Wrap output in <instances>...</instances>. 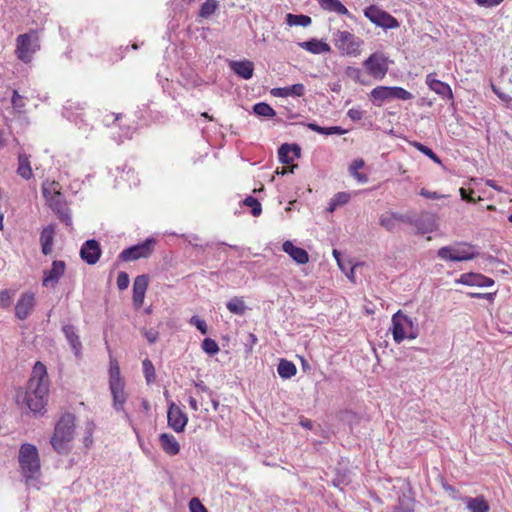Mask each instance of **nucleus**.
Instances as JSON below:
<instances>
[{"instance_id": "obj_29", "label": "nucleus", "mask_w": 512, "mask_h": 512, "mask_svg": "<svg viewBox=\"0 0 512 512\" xmlns=\"http://www.w3.org/2000/svg\"><path fill=\"white\" fill-rule=\"evenodd\" d=\"M298 45L302 49H304L312 54H322V53L330 52V46L326 42H324L322 40H318L316 38H311L307 41L300 42V43H298Z\"/></svg>"}, {"instance_id": "obj_40", "label": "nucleus", "mask_w": 512, "mask_h": 512, "mask_svg": "<svg viewBox=\"0 0 512 512\" xmlns=\"http://www.w3.org/2000/svg\"><path fill=\"white\" fill-rule=\"evenodd\" d=\"M345 75L351 80L361 85H368L369 81L364 76L362 70L358 67L348 66L345 69Z\"/></svg>"}, {"instance_id": "obj_46", "label": "nucleus", "mask_w": 512, "mask_h": 512, "mask_svg": "<svg viewBox=\"0 0 512 512\" xmlns=\"http://www.w3.org/2000/svg\"><path fill=\"white\" fill-rule=\"evenodd\" d=\"M95 429V423L92 420L86 421L85 424V435H84V445L86 448H89L93 444V432Z\"/></svg>"}, {"instance_id": "obj_55", "label": "nucleus", "mask_w": 512, "mask_h": 512, "mask_svg": "<svg viewBox=\"0 0 512 512\" xmlns=\"http://www.w3.org/2000/svg\"><path fill=\"white\" fill-rule=\"evenodd\" d=\"M338 206L344 205L349 202L350 194L346 192H338L332 198Z\"/></svg>"}, {"instance_id": "obj_25", "label": "nucleus", "mask_w": 512, "mask_h": 512, "mask_svg": "<svg viewBox=\"0 0 512 512\" xmlns=\"http://www.w3.org/2000/svg\"><path fill=\"white\" fill-rule=\"evenodd\" d=\"M282 249L287 253L297 264H306L309 261L308 252L295 246L291 241L287 240L282 244Z\"/></svg>"}, {"instance_id": "obj_10", "label": "nucleus", "mask_w": 512, "mask_h": 512, "mask_svg": "<svg viewBox=\"0 0 512 512\" xmlns=\"http://www.w3.org/2000/svg\"><path fill=\"white\" fill-rule=\"evenodd\" d=\"M388 62V57L383 53L374 52L364 60L363 66L374 79L382 80L389 70Z\"/></svg>"}, {"instance_id": "obj_53", "label": "nucleus", "mask_w": 512, "mask_h": 512, "mask_svg": "<svg viewBox=\"0 0 512 512\" xmlns=\"http://www.w3.org/2000/svg\"><path fill=\"white\" fill-rule=\"evenodd\" d=\"M258 342V338L254 333H249L245 342V352L250 354L254 345Z\"/></svg>"}, {"instance_id": "obj_44", "label": "nucleus", "mask_w": 512, "mask_h": 512, "mask_svg": "<svg viewBox=\"0 0 512 512\" xmlns=\"http://www.w3.org/2000/svg\"><path fill=\"white\" fill-rule=\"evenodd\" d=\"M201 347H202L203 351L206 354H208L209 356L216 355L219 352V350H220L219 345L212 338H205L202 341Z\"/></svg>"}, {"instance_id": "obj_56", "label": "nucleus", "mask_w": 512, "mask_h": 512, "mask_svg": "<svg viewBox=\"0 0 512 512\" xmlns=\"http://www.w3.org/2000/svg\"><path fill=\"white\" fill-rule=\"evenodd\" d=\"M504 0H474V2L483 8H492L500 5Z\"/></svg>"}, {"instance_id": "obj_13", "label": "nucleus", "mask_w": 512, "mask_h": 512, "mask_svg": "<svg viewBox=\"0 0 512 512\" xmlns=\"http://www.w3.org/2000/svg\"><path fill=\"white\" fill-rule=\"evenodd\" d=\"M412 226L416 228V234L424 235L436 229L435 216L429 212H414Z\"/></svg>"}, {"instance_id": "obj_58", "label": "nucleus", "mask_w": 512, "mask_h": 512, "mask_svg": "<svg viewBox=\"0 0 512 512\" xmlns=\"http://www.w3.org/2000/svg\"><path fill=\"white\" fill-rule=\"evenodd\" d=\"M11 297L8 290L0 291V306L6 308L10 305Z\"/></svg>"}, {"instance_id": "obj_16", "label": "nucleus", "mask_w": 512, "mask_h": 512, "mask_svg": "<svg viewBox=\"0 0 512 512\" xmlns=\"http://www.w3.org/2000/svg\"><path fill=\"white\" fill-rule=\"evenodd\" d=\"M437 255L439 258L446 261L461 262L473 260L477 257L478 253L469 252L467 250H458L450 246H444L438 250Z\"/></svg>"}, {"instance_id": "obj_18", "label": "nucleus", "mask_w": 512, "mask_h": 512, "mask_svg": "<svg viewBox=\"0 0 512 512\" xmlns=\"http://www.w3.org/2000/svg\"><path fill=\"white\" fill-rule=\"evenodd\" d=\"M26 387H31L36 390L39 388H48L47 369L42 362L37 361L34 364L31 377L29 378Z\"/></svg>"}, {"instance_id": "obj_21", "label": "nucleus", "mask_w": 512, "mask_h": 512, "mask_svg": "<svg viewBox=\"0 0 512 512\" xmlns=\"http://www.w3.org/2000/svg\"><path fill=\"white\" fill-rule=\"evenodd\" d=\"M66 264L62 260H54L51 268L44 271L42 285L45 287H55L60 278L64 275Z\"/></svg>"}, {"instance_id": "obj_20", "label": "nucleus", "mask_w": 512, "mask_h": 512, "mask_svg": "<svg viewBox=\"0 0 512 512\" xmlns=\"http://www.w3.org/2000/svg\"><path fill=\"white\" fill-rule=\"evenodd\" d=\"M427 86L443 99H448L454 103V96L450 85L446 82L436 79V73H430L425 80Z\"/></svg>"}, {"instance_id": "obj_57", "label": "nucleus", "mask_w": 512, "mask_h": 512, "mask_svg": "<svg viewBox=\"0 0 512 512\" xmlns=\"http://www.w3.org/2000/svg\"><path fill=\"white\" fill-rule=\"evenodd\" d=\"M144 336L150 344H153L158 340L159 332L155 329L145 330Z\"/></svg>"}, {"instance_id": "obj_26", "label": "nucleus", "mask_w": 512, "mask_h": 512, "mask_svg": "<svg viewBox=\"0 0 512 512\" xmlns=\"http://www.w3.org/2000/svg\"><path fill=\"white\" fill-rule=\"evenodd\" d=\"M270 93L274 97H302L305 94V87L303 84L297 83L287 87L272 88Z\"/></svg>"}, {"instance_id": "obj_33", "label": "nucleus", "mask_w": 512, "mask_h": 512, "mask_svg": "<svg viewBox=\"0 0 512 512\" xmlns=\"http://www.w3.org/2000/svg\"><path fill=\"white\" fill-rule=\"evenodd\" d=\"M307 127L321 135H344L347 133V130L342 128L341 126H330V127H322L318 125L316 122H311L307 124Z\"/></svg>"}, {"instance_id": "obj_7", "label": "nucleus", "mask_w": 512, "mask_h": 512, "mask_svg": "<svg viewBox=\"0 0 512 512\" xmlns=\"http://www.w3.org/2000/svg\"><path fill=\"white\" fill-rule=\"evenodd\" d=\"M42 193L58 219L66 226H71L72 217L64 196L60 192L51 193L45 185L42 186Z\"/></svg>"}, {"instance_id": "obj_51", "label": "nucleus", "mask_w": 512, "mask_h": 512, "mask_svg": "<svg viewBox=\"0 0 512 512\" xmlns=\"http://www.w3.org/2000/svg\"><path fill=\"white\" fill-rule=\"evenodd\" d=\"M189 510L190 512H208V509L196 497L189 501Z\"/></svg>"}, {"instance_id": "obj_19", "label": "nucleus", "mask_w": 512, "mask_h": 512, "mask_svg": "<svg viewBox=\"0 0 512 512\" xmlns=\"http://www.w3.org/2000/svg\"><path fill=\"white\" fill-rule=\"evenodd\" d=\"M457 283L466 285V286H475V287H491L494 285V280L490 277H487L481 273L468 272L463 273L456 280Z\"/></svg>"}, {"instance_id": "obj_48", "label": "nucleus", "mask_w": 512, "mask_h": 512, "mask_svg": "<svg viewBox=\"0 0 512 512\" xmlns=\"http://www.w3.org/2000/svg\"><path fill=\"white\" fill-rule=\"evenodd\" d=\"M189 323L194 325L201 334L206 335L208 333V326L206 322L197 315L192 316Z\"/></svg>"}, {"instance_id": "obj_22", "label": "nucleus", "mask_w": 512, "mask_h": 512, "mask_svg": "<svg viewBox=\"0 0 512 512\" xmlns=\"http://www.w3.org/2000/svg\"><path fill=\"white\" fill-rule=\"evenodd\" d=\"M148 284L149 276L147 274L138 275L134 279L132 300L136 309H139L143 305Z\"/></svg>"}, {"instance_id": "obj_24", "label": "nucleus", "mask_w": 512, "mask_h": 512, "mask_svg": "<svg viewBox=\"0 0 512 512\" xmlns=\"http://www.w3.org/2000/svg\"><path fill=\"white\" fill-rule=\"evenodd\" d=\"M229 68L238 77L249 80L254 74V63L250 60H232L229 62Z\"/></svg>"}, {"instance_id": "obj_61", "label": "nucleus", "mask_w": 512, "mask_h": 512, "mask_svg": "<svg viewBox=\"0 0 512 512\" xmlns=\"http://www.w3.org/2000/svg\"><path fill=\"white\" fill-rule=\"evenodd\" d=\"M423 154L431 159L434 163L439 165L442 164L440 157L430 147H427Z\"/></svg>"}, {"instance_id": "obj_23", "label": "nucleus", "mask_w": 512, "mask_h": 512, "mask_svg": "<svg viewBox=\"0 0 512 512\" xmlns=\"http://www.w3.org/2000/svg\"><path fill=\"white\" fill-rule=\"evenodd\" d=\"M301 157V147L296 143H284L278 148L279 161L284 165H290L294 159Z\"/></svg>"}, {"instance_id": "obj_14", "label": "nucleus", "mask_w": 512, "mask_h": 512, "mask_svg": "<svg viewBox=\"0 0 512 512\" xmlns=\"http://www.w3.org/2000/svg\"><path fill=\"white\" fill-rule=\"evenodd\" d=\"M167 422L176 433H181L185 430L188 417L174 402H171L167 411Z\"/></svg>"}, {"instance_id": "obj_42", "label": "nucleus", "mask_w": 512, "mask_h": 512, "mask_svg": "<svg viewBox=\"0 0 512 512\" xmlns=\"http://www.w3.org/2000/svg\"><path fill=\"white\" fill-rule=\"evenodd\" d=\"M219 6V2L217 0H206L199 9V16L201 18H209L212 14L215 13L216 9Z\"/></svg>"}, {"instance_id": "obj_64", "label": "nucleus", "mask_w": 512, "mask_h": 512, "mask_svg": "<svg viewBox=\"0 0 512 512\" xmlns=\"http://www.w3.org/2000/svg\"><path fill=\"white\" fill-rule=\"evenodd\" d=\"M195 387L199 389L201 392L208 393L210 397H212L214 394L213 391H211L209 387L204 384L203 381L195 383Z\"/></svg>"}, {"instance_id": "obj_37", "label": "nucleus", "mask_w": 512, "mask_h": 512, "mask_svg": "<svg viewBox=\"0 0 512 512\" xmlns=\"http://www.w3.org/2000/svg\"><path fill=\"white\" fill-rule=\"evenodd\" d=\"M286 23L289 26L307 27L312 23V19L308 15L288 13L286 15Z\"/></svg>"}, {"instance_id": "obj_30", "label": "nucleus", "mask_w": 512, "mask_h": 512, "mask_svg": "<svg viewBox=\"0 0 512 512\" xmlns=\"http://www.w3.org/2000/svg\"><path fill=\"white\" fill-rule=\"evenodd\" d=\"M320 7L328 12H335L340 15H345L348 18H353L349 10L342 4L340 0H316Z\"/></svg>"}, {"instance_id": "obj_2", "label": "nucleus", "mask_w": 512, "mask_h": 512, "mask_svg": "<svg viewBox=\"0 0 512 512\" xmlns=\"http://www.w3.org/2000/svg\"><path fill=\"white\" fill-rule=\"evenodd\" d=\"M19 465L26 480L37 479L40 475V458L35 445L24 443L20 446Z\"/></svg>"}, {"instance_id": "obj_54", "label": "nucleus", "mask_w": 512, "mask_h": 512, "mask_svg": "<svg viewBox=\"0 0 512 512\" xmlns=\"http://www.w3.org/2000/svg\"><path fill=\"white\" fill-rule=\"evenodd\" d=\"M364 111L361 110L360 108H351L348 110L347 112V116L352 120V121H360L363 117H364Z\"/></svg>"}, {"instance_id": "obj_8", "label": "nucleus", "mask_w": 512, "mask_h": 512, "mask_svg": "<svg viewBox=\"0 0 512 512\" xmlns=\"http://www.w3.org/2000/svg\"><path fill=\"white\" fill-rule=\"evenodd\" d=\"M364 15L377 27L383 29H396L400 26L399 21L387 11L376 5L367 6L364 9Z\"/></svg>"}, {"instance_id": "obj_4", "label": "nucleus", "mask_w": 512, "mask_h": 512, "mask_svg": "<svg viewBox=\"0 0 512 512\" xmlns=\"http://www.w3.org/2000/svg\"><path fill=\"white\" fill-rule=\"evenodd\" d=\"M125 382L121 378L120 368L117 363H111L109 370V389L113 399V408L116 411H123V405L127 401V394L124 391Z\"/></svg>"}, {"instance_id": "obj_11", "label": "nucleus", "mask_w": 512, "mask_h": 512, "mask_svg": "<svg viewBox=\"0 0 512 512\" xmlns=\"http://www.w3.org/2000/svg\"><path fill=\"white\" fill-rule=\"evenodd\" d=\"M335 45L348 55H357L363 41L348 31L338 30L335 34Z\"/></svg>"}, {"instance_id": "obj_1", "label": "nucleus", "mask_w": 512, "mask_h": 512, "mask_svg": "<svg viewBox=\"0 0 512 512\" xmlns=\"http://www.w3.org/2000/svg\"><path fill=\"white\" fill-rule=\"evenodd\" d=\"M75 420L76 417L73 413L66 412L56 423L50 443L58 454L66 455L69 453V443L73 440L76 427Z\"/></svg>"}, {"instance_id": "obj_27", "label": "nucleus", "mask_w": 512, "mask_h": 512, "mask_svg": "<svg viewBox=\"0 0 512 512\" xmlns=\"http://www.w3.org/2000/svg\"><path fill=\"white\" fill-rule=\"evenodd\" d=\"M62 331L75 356L78 357L81 354L82 343L80 341L79 335L77 334L75 326L72 324L64 325L62 327Z\"/></svg>"}, {"instance_id": "obj_59", "label": "nucleus", "mask_w": 512, "mask_h": 512, "mask_svg": "<svg viewBox=\"0 0 512 512\" xmlns=\"http://www.w3.org/2000/svg\"><path fill=\"white\" fill-rule=\"evenodd\" d=\"M11 102L15 108H22L24 106L23 97L16 90L13 91Z\"/></svg>"}, {"instance_id": "obj_60", "label": "nucleus", "mask_w": 512, "mask_h": 512, "mask_svg": "<svg viewBox=\"0 0 512 512\" xmlns=\"http://www.w3.org/2000/svg\"><path fill=\"white\" fill-rule=\"evenodd\" d=\"M419 194L422 196V197H425L427 199H432V200H436V199H440L442 196L440 194H438L437 192L435 191H429L425 188H422L419 192Z\"/></svg>"}, {"instance_id": "obj_9", "label": "nucleus", "mask_w": 512, "mask_h": 512, "mask_svg": "<svg viewBox=\"0 0 512 512\" xmlns=\"http://www.w3.org/2000/svg\"><path fill=\"white\" fill-rule=\"evenodd\" d=\"M155 244V239L147 238L141 243L132 245L124 249L119 254L118 258L124 262L135 261L140 258H148L152 254Z\"/></svg>"}, {"instance_id": "obj_36", "label": "nucleus", "mask_w": 512, "mask_h": 512, "mask_svg": "<svg viewBox=\"0 0 512 512\" xmlns=\"http://www.w3.org/2000/svg\"><path fill=\"white\" fill-rule=\"evenodd\" d=\"M17 173L25 180H29L33 176L29 157L26 154H19L18 156Z\"/></svg>"}, {"instance_id": "obj_5", "label": "nucleus", "mask_w": 512, "mask_h": 512, "mask_svg": "<svg viewBox=\"0 0 512 512\" xmlns=\"http://www.w3.org/2000/svg\"><path fill=\"white\" fill-rule=\"evenodd\" d=\"M40 49L39 37L36 31L20 34L16 38L15 54L19 60L29 63L32 56Z\"/></svg>"}, {"instance_id": "obj_49", "label": "nucleus", "mask_w": 512, "mask_h": 512, "mask_svg": "<svg viewBox=\"0 0 512 512\" xmlns=\"http://www.w3.org/2000/svg\"><path fill=\"white\" fill-rule=\"evenodd\" d=\"M414 212L415 210H408L405 213L396 212V217L394 218L397 219V224L400 222L412 226Z\"/></svg>"}, {"instance_id": "obj_34", "label": "nucleus", "mask_w": 512, "mask_h": 512, "mask_svg": "<svg viewBox=\"0 0 512 512\" xmlns=\"http://www.w3.org/2000/svg\"><path fill=\"white\" fill-rule=\"evenodd\" d=\"M396 212L391 211L387 212L385 214H382L379 218V224L381 227H383L388 232H396L399 229V225L397 224Z\"/></svg>"}, {"instance_id": "obj_28", "label": "nucleus", "mask_w": 512, "mask_h": 512, "mask_svg": "<svg viewBox=\"0 0 512 512\" xmlns=\"http://www.w3.org/2000/svg\"><path fill=\"white\" fill-rule=\"evenodd\" d=\"M159 443L163 451L170 456H175L180 452V444L172 434L161 433Z\"/></svg>"}, {"instance_id": "obj_15", "label": "nucleus", "mask_w": 512, "mask_h": 512, "mask_svg": "<svg viewBox=\"0 0 512 512\" xmlns=\"http://www.w3.org/2000/svg\"><path fill=\"white\" fill-rule=\"evenodd\" d=\"M101 255V246L95 239L86 240L80 248V258L88 265H95Z\"/></svg>"}, {"instance_id": "obj_63", "label": "nucleus", "mask_w": 512, "mask_h": 512, "mask_svg": "<svg viewBox=\"0 0 512 512\" xmlns=\"http://www.w3.org/2000/svg\"><path fill=\"white\" fill-rule=\"evenodd\" d=\"M493 92L502 100L505 102L510 101L512 98L503 92H501L496 86L492 85Z\"/></svg>"}, {"instance_id": "obj_50", "label": "nucleus", "mask_w": 512, "mask_h": 512, "mask_svg": "<svg viewBox=\"0 0 512 512\" xmlns=\"http://www.w3.org/2000/svg\"><path fill=\"white\" fill-rule=\"evenodd\" d=\"M129 283H130L129 275L124 271H120L117 276L118 289L121 291L127 289L129 286Z\"/></svg>"}, {"instance_id": "obj_39", "label": "nucleus", "mask_w": 512, "mask_h": 512, "mask_svg": "<svg viewBox=\"0 0 512 512\" xmlns=\"http://www.w3.org/2000/svg\"><path fill=\"white\" fill-rule=\"evenodd\" d=\"M227 309L235 315H244L247 309L244 300L241 297H233L226 304Z\"/></svg>"}, {"instance_id": "obj_32", "label": "nucleus", "mask_w": 512, "mask_h": 512, "mask_svg": "<svg viewBox=\"0 0 512 512\" xmlns=\"http://www.w3.org/2000/svg\"><path fill=\"white\" fill-rule=\"evenodd\" d=\"M351 483V471L342 467L339 463L335 468V477L332 480V484L335 487L341 488L342 486H346Z\"/></svg>"}, {"instance_id": "obj_45", "label": "nucleus", "mask_w": 512, "mask_h": 512, "mask_svg": "<svg viewBox=\"0 0 512 512\" xmlns=\"http://www.w3.org/2000/svg\"><path fill=\"white\" fill-rule=\"evenodd\" d=\"M142 366L143 373L147 383H153L155 381V368L153 366V363L148 358H146L145 360H143Z\"/></svg>"}, {"instance_id": "obj_35", "label": "nucleus", "mask_w": 512, "mask_h": 512, "mask_svg": "<svg viewBox=\"0 0 512 512\" xmlns=\"http://www.w3.org/2000/svg\"><path fill=\"white\" fill-rule=\"evenodd\" d=\"M277 372L281 378L290 379L295 376L297 368L293 362L286 359H280L277 366Z\"/></svg>"}, {"instance_id": "obj_38", "label": "nucleus", "mask_w": 512, "mask_h": 512, "mask_svg": "<svg viewBox=\"0 0 512 512\" xmlns=\"http://www.w3.org/2000/svg\"><path fill=\"white\" fill-rule=\"evenodd\" d=\"M252 111L259 117L273 118L276 116V111L266 102H259L254 104Z\"/></svg>"}, {"instance_id": "obj_31", "label": "nucleus", "mask_w": 512, "mask_h": 512, "mask_svg": "<svg viewBox=\"0 0 512 512\" xmlns=\"http://www.w3.org/2000/svg\"><path fill=\"white\" fill-rule=\"evenodd\" d=\"M55 230L52 225L43 228L40 234L41 251L44 255H49L52 252V245L54 240Z\"/></svg>"}, {"instance_id": "obj_41", "label": "nucleus", "mask_w": 512, "mask_h": 512, "mask_svg": "<svg viewBox=\"0 0 512 512\" xmlns=\"http://www.w3.org/2000/svg\"><path fill=\"white\" fill-rule=\"evenodd\" d=\"M468 509L471 512H488L489 511V505L487 501L484 499V497H476L471 498L467 505Z\"/></svg>"}, {"instance_id": "obj_17", "label": "nucleus", "mask_w": 512, "mask_h": 512, "mask_svg": "<svg viewBox=\"0 0 512 512\" xmlns=\"http://www.w3.org/2000/svg\"><path fill=\"white\" fill-rule=\"evenodd\" d=\"M36 306L35 295L32 292L23 293L15 305V316L19 320L29 317Z\"/></svg>"}, {"instance_id": "obj_52", "label": "nucleus", "mask_w": 512, "mask_h": 512, "mask_svg": "<svg viewBox=\"0 0 512 512\" xmlns=\"http://www.w3.org/2000/svg\"><path fill=\"white\" fill-rule=\"evenodd\" d=\"M496 294H497V291H495L493 293L469 292L467 295L470 298L486 299V300H488L489 302L492 303L494 301L495 297H496Z\"/></svg>"}, {"instance_id": "obj_62", "label": "nucleus", "mask_w": 512, "mask_h": 512, "mask_svg": "<svg viewBox=\"0 0 512 512\" xmlns=\"http://www.w3.org/2000/svg\"><path fill=\"white\" fill-rule=\"evenodd\" d=\"M364 165H365V162L363 159L354 160L349 167L350 174L353 175V173H357L358 169L363 168Z\"/></svg>"}, {"instance_id": "obj_43", "label": "nucleus", "mask_w": 512, "mask_h": 512, "mask_svg": "<svg viewBox=\"0 0 512 512\" xmlns=\"http://www.w3.org/2000/svg\"><path fill=\"white\" fill-rule=\"evenodd\" d=\"M243 205L251 208V214L254 217H258L262 213V206L259 200L253 196H247L243 200Z\"/></svg>"}, {"instance_id": "obj_6", "label": "nucleus", "mask_w": 512, "mask_h": 512, "mask_svg": "<svg viewBox=\"0 0 512 512\" xmlns=\"http://www.w3.org/2000/svg\"><path fill=\"white\" fill-rule=\"evenodd\" d=\"M413 98L412 93L398 86H377L370 92V99L374 105L380 107L383 102L391 99L407 101Z\"/></svg>"}, {"instance_id": "obj_12", "label": "nucleus", "mask_w": 512, "mask_h": 512, "mask_svg": "<svg viewBox=\"0 0 512 512\" xmlns=\"http://www.w3.org/2000/svg\"><path fill=\"white\" fill-rule=\"evenodd\" d=\"M48 388L33 389L26 387L24 400L34 414H42L47 403Z\"/></svg>"}, {"instance_id": "obj_3", "label": "nucleus", "mask_w": 512, "mask_h": 512, "mask_svg": "<svg viewBox=\"0 0 512 512\" xmlns=\"http://www.w3.org/2000/svg\"><path fill=\"white\" fill-rule=\"evenodd\" d=\"M390 330L397 344H400L406 338L416 339L419 335L418 325L401 310H398L392 316V327Z\"/></svg>"}, {"instance_id": "obj_47", "label": "nucleus", "mask_w": 512, "mask_h": 512, "mask_svg": "<svg viewBox=\"0 0 512 512\" xmlns=\"http://www.w3.org/2000/svg\"><path fill=\"white\" fill-rule=\"evenodd\" d=\"M414 507L410 499H399L398 504L394 507L393 512H413Z\"/></svg>"}]
</instances>
